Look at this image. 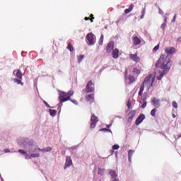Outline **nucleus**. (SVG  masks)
<instances>
[{
	"label": "nucleus",
	"instance_id": "obj_1",
	"mask_svg": "<svg viewBox=\"0 0 181 181\" xmlns=\"http://www.w3.org/2000/svg\"><path fill=\"white\" fill-rule=\"evenodd\" d=\"M155 67H156V69H161V70H163L160 72L159 76L156 77L158 80H162L163 76H165V74H168L169 73V70H170V68L172 67V61H170V57L168 56L165 59V55L161 54L156 63Z\"/></svg>",
	"mask_w": 181,
	"mask_h": 181
},
{
	"label": "nucleus",
	"instance_id": "obj_2",
	"mask_svg": "<svg viewBox=\"0 0 181 181\" xmlns=\"http://www.w3.org/2000/svg\"><path fill=\"white\" fill-rule=\"evenodd\" d=\"M18 145L21 148L25 149L28 153H39L40 148L33 144V140L29 138H22L18 141Z\"/></svg>",
	"mask_w": 181,
	"mask_h": 181
},
{
	"label": "nucleus",
	"instance_id": "obj_3",
	"mask_svg": "<svg viewBox=\"0 0 181 181\" xmlns=\"http://www.w3.org/2000/svg\"><path fill=\"white\" fill-rule=\"evenodd\" d=\"M86 43L88 46H94L95 45V35L93 33H89L86 35Z\"/></svg>",
	"mask_w": 181,
	"mask_h": 181
},
{
	"label": "nucleus",
	"instance_id": "obj_4",
	"mask_svg": "<svg viewBox=\"0 0 181 181\" xmlns=\"http://www.w3.org/2000/svg\"><path fill=\"white\" fill-rule=\"evenodd\" d=\"M86 93L88 94V93H93L94 91V83H93V81H89L86 86Z\"/></svg>",
	"mask_w": 181,
	"mask_h": 181
},
{
	"label": "nucleus",
	"instance_id": "obj_5",
	"mask_svg": "<svg viewBox=\"0 0 181 181\" xmlns=\"http://www.w3.org/2000/svg\"><path fill=\"white\" fill-rule=\"evenodd\" d=\"M165 53H167V54H168V56H169L170 57V59H172V56H170L169 54H173V53H175V52H176V49L173 47H165ZM166 57H167V56L165 57L164 56V59H166Z\"/></svg>",
	"mask_w": 181,
	"mask_h": 181
},
{
	"label": "nucleus",
	"instance_id": "obj_6",
	"mask_svg": "<svg viewBox=\"0 0 181 181\" xmlns=\"http://www.w3.org/2000/svg\"><path fill=\"white\" fill-rule=\"evenodd\" d=\"M97 122H98V117L95 116V115H92L90 117V128H95V125H97Z\"/></svg>",
	"mask_w": 181,
	"mask_h": 181
},
{
	"label": "nucleus",
	"instance_id": "obj_7",
	"mask_svg": "<svg viewBox=\"0 0 181 181\" xmlns=\"http://www.w3.org/2000/svg\"><path fill=\"white\" fill-rule=\"evenodd\" d=\"M58 93H59V98L60 103H66V101H63V100L66 99L67 93H66L64 91L59 90H58Z\"/></svg>",
	"mask_w": 181,
	"mask_h": 181
},
{
	"label": "nucleus",
	"instance_id": "obj_8",
	"mask_svg": "<svg viewBox=\"0 0 181 181\" xmlns=\"http://www.w3.org/2000/svg\"><path fill=\"white\" fill-rule=\"evenodd\" d=\"M151 104L155 108H159L160 107V99L153 98L151 100Z\"/></svg>",
	"mask_w": 181,
	"mask_h": 181
},
{
	"label": "nucleus",
	"instance_id": "obj_9",
	"mask_svg": "<svg viewBox=\"0 0 181 181\" xmlns=\"http://www.w3.org/2000/svg\"><path fill=\"white\" fill-rule=\"evenodd\" d=\"M71 165H73V161L71 160V158H70V156H66V162L64 167V170H66L67 168H70Z\"/></svg>",
	"mask_w": 181,
	"mask_h": 181
},
{
	"label": "nucleus",
	"instance_id": "obj_10",
	"mask_svg": "<svg viewBox=\"0 0 181 181\" xmlns=\"http://www.w3.org/2000/svg\"><path fill=\"white\" fill-rule=\"evenodd\" d=\"M128 70H132L133 76H139L141 74V71L135 66H130L128 68Z\"/></svg>",
	"mask_w": 181,
	"mask_h": 181
},
{
	"label": "nucleus",
	"instance_id": "obj_11",
	"mask_svg": "<svg viewBox=\"0 0 181 181\" xmlns=\"http://www.w3.org/2000/svg\"><path fill=\"white\" fill-rule=\"evenodd\" d=\"M114 50V42L111 41L109 42L106 47V52L107 53H111Z\"/></svg>",
	"mask_w": 181,
	"mask_h": 181
},
{
	"label": "nucleus",
	"instance_id": "obj_12",
	"mask_svg": "<svg viewBox=\"0 0 181 181\" xmlns=\"http://www.w3.org/2000/svg\"><path fill=\"white\" fill-rule=\"evenodd\" d=\"M144 119H145V115L144 114H141L136 118L135 124L136 125H139L141 122H143Z\"/></svg>",
	"mask_w": 181,
	"mask_h": 181
},
{
	"label": "nucleus",
	"instance_id": "obj_13",
	"mask_svg": "<svg viewBox=\"0 0 181 181\" xmlns=\"http://www.w3.org/2000/svg\"><path fill=\"white\" fill-rule=\"evenodd\" d=\"M40 154L39 153H31V154H28V153H26L25 154V159H32V158H40Z\"/></svg>",
	"mask_w": 181,
	"mask_h": 181
},
{
	"label": "nucleus",
	"instance_id": "obj_14",
	"mask_svg": "<svg viewBox=\"0 0 181 181\" xmlns=\"http://www.w3.org/2000/svg\"><path fill=\"white\" fill-rule=\"evenodd\" d=\"M15 73L17 78H19V80H22L23 75H22V71H21V69L14 70L13 72V74H15Z\"/></svg>",
	"mask_w": 181,
	"mask_h": 181
},
{
	"label": "nucleus",
	"instance_id": "obj_15",
	"mask_svg": "<svg viewBox=\"0 0 181 181\" xmlns=\"http://www.w3.org/2000/svg\"><path fill=\"white\" fill-rule=\"evenodd\" d=\"M112 54L113 59H118L119 56V49H118L117 48H115V49H113Z\"/></svg>",
	"mask_w": 181,
	"mask_h": 181
},
{
	"label": "nucleus",
	"instance_id": "obj_16",
	"mask_svg": "<svg viewBox=\"0 0 181 181\" xmlns=\"http://www.w3.org/2000/svg\"><path fill=\"white\" fill-rule=\"evenodd\" d=\"M74 94V91L69 90L66 93V99L63 100L62 101H69L71 100L72 95Z\"/></svg>",
	"mask_w": 181,
	"mask_h": 181
},
{
	"label": "nucleus",
	"instance_id": "obj_17",
	"mask_svg": "<svg viewBox=\"0 0 181 181\" xmlns=\"http://www.w3.org/2000/svg\"><path fill=\"white\" fill-rule=\"evenodd\" d=\"M135 117V110H132L131 112L128 115V122H132V119Z\"/></svg>",
	"mask_w": 181,
	"mask_h": 181
},
{
	"label": "nucleus",
	"instance_id": "obj_18",
	"mask_svg": "<svg viewBox=\"0 0 181 181\" xmlns=\"http://www.w3.org/2000/svg\"><path fill=\"white\" fill-rule=\"evenodd\" d=\"M109 175L111 177L112 180L117 179V177H118V175H117V172L112 170H110Z\"/></svg>",
	"mask_w": 181,
	"mask_h": 181
},
{
	"label": "nucleus",
	"instance_id": "obj_19",
	"mask_svg": "<svg viewBox=\"0 0 181 181\" xmlns=\"http://www.w3.org/2000/svg\"><path fill=\"white\" fill-rule=\"evenodd\" d=\"M130 59L133 60L134 62H136V63H138L139 60H141V58L138 57V55L135 54H132L130 55Z\"/></svg>",
	"mask_w": 181,
	"mask_h": 181
},
{
	"label": "nucleus",
	"instance_id": "obj_20",
	"mask_svg": "<svg viewBox=\"0 0 181 181\" xmlns=\"http://www.w3.org/2000/svg\"><path fill=\"white\" fill-rule=\"evenodd\" d=\"M134 4H131L128 8L124 9V13L125 15H127V13H129L132 9H134Z\"/></svg>",
	"mask_w": 181,
	"mask_h": 181
},
{
	"label": "nucleus",
	"instance_id": "obj_21",
	"mask_svg": "<svg viewBox=\"0 0 181 181\" xmlns=\"http://www.w3.org/2000/svg\"><path fill=\"white\" fill-rule=\"evenodd\" d=\"M52 151V147L48 146L45 147L44 148H40V152H42V153H45L46 152H50Z\"/></svg>",
	"mask_w": 181,
	"mask_h": 181
},
{
	"label": "nucleus",
	"instance_id": "obj_22",
	"mask_svg": "<svg viewBox=\"0 0 181 181\" xmlns=\"http://www.w3.org/2000/svg\"><path fill=\"white\" fill-rule=\"evenodd\" d=\"M49 112L51 117H56V115H57V110H56L49 109Z\"/></svg>",
	"mask_w": 181,
	"mask_h": 181
},
{
	"label": "nucleus",
	"instance_id": "obj_23",
	"mask_svg": "<svg viewBox=\"0 0 181 181\" xmlns=\"http://www.w3.org/2000/svg\"><path fill=\"white\" fill-rule=\"evenodd\" d=\"M152 81V78L151 77H146L144 78V81H143V84H145L146 86L147 84H150L151 81Z\"/></svg>",
	"mask_w": 181,
	"mask_h": 181
},
{
	"label": "nucleus",
	"instance_id": "obj_24",
	"mask_svg": "<svg viewBox=\"0 0 181 181\" xmlns=\"http://www.w3.org/2000/svg\"><path fill=\"white\" fill-rule=\"evenodd\" d=\"M12 81H14L15 83H16V84H21V86H23V82H22V81H21V79L19 78H13Z\"/></svg>",
	"mask_w": 181,
	"mask_h": 181
},
{
	"label": "nucleus",
	"instance_id": "obj_25",
	"mask_svg": "<svg viewBox=\"0 0 181 181\" xmlns=\"http://www.w3.org/2000/svg\"><path fill=\"white\" fill-rule=\"evenodd\" d=\"M134 45H141V39L138 37H134Z\"/></svg>",
	"mask_w": 181,
	"mask_h": 181
},
{
	"label": "nucleus",
	"instance_id": "obj_26",
	"mask_svg": "<svg viewBox=\"0 0 181 181\" xmlns=\"http://www.w3.org/2000/svg\"><path fill=\"white\" fill-rule=\"evenodd\" d=\"M105 172V169L98 168V175H100V176H103Z\"/></svg>",
	"mask_w": 181,
	"mask_h": 181
},
{
	"label": "nucleus",
	"instance_id": "obj_27",
	"mask_svg": "<svg viewBox=\"0 0 181 181\" xmlns=\"http://www.w3.org/2000/svg\"><path fill=\"white\" fill-rule=\"evenodd\" d=\"M153 83H155V78H151V83L148 85V88L147 89V91H149V88H151V87H153V86H155V85H153Z\"/></svg>",
	"mask_w": 181,
	"mask_h": 181
},
{
	"label": "nucleus",
	"instance_id": "obj_28",
	"mask_svg": "<svg viewBox=\"0 0 181 181\" xmlns=\"http://www.w3.org/2000/svg\"><path fill=\"white\" fill-rule=\"evenodd\" d=\"M93 97H94V95H93V94H89V95H88L86 97V101H91V100H93Z\"/></svg>",
	"mask_w": 181,
	"mask_h": 181
},
{
	"label": "nucleus",
	"instance_id": "obj_29",
	"mask_svg": "<svg viewBox=\"0 0 181 181\" xmlns=\"http://www.w3.org/2000/svg\"><path fill=\"white\" fill-rule=\"evenodd\" d=\"M128 80L129 81V83L132 84V83H134V81H135V77H134V76L129 75Z\"/></svg>",
	"mask_w": 181,
	"mask_h": 181
},
{
	"label": "nucleus",
	"instance_id": "obj_30",
	"mask_svg": "<svg viewBox=\"0 0 181 181\" xmlns=\"http://www.w3.org/2000/svg\"><path fill=\"white\" fill-rule=\"evenodd\" d=\"M57 110L59 111V114H60V112L62 111V107H63V103H59L57 105Z\"/></svg>",
	"mask_w": 181,
	"mask_h": 181
},
{
	"label": "nucleus",
	"instance_id": "obj_31",
	"mask_svg": "<svg viewBox=\"0 0 181 181\" xmlns=\"http://www.w3.org/2000/svg\"><path fill=\"white\" fill-rule=\"evenodd\" d=\"M104 42V35H102L99 40V46H103V42Z\"/></svg>",
	"mask_w": 181,
	"mask_h": 181
},
{
	"label": "nucleus",
	"instance_id": "obj_32",
	"mask_svg": "<svg viewBox=\"0 0 181 181\" xmlns=\"http://www.w3.org/2000/svg\"><path fill=\"white\" fill-rule=\"evenodd\" d=\"M83 59H84V54L78 56V63H81V62H83Z\"/></svg>",
	"mask_w": 181,
	"mask_h": 181
},
{
	"label": "nucleus",
	"instance_id": "obj_33",
	"mask_svg": "<svg viewBox=\"0 0 181 181\" xmlns=\"http://www.w3.org/2000/svg\"><path fill=\"white\" fill-rule=\"evenodd\" d=\"M148 97V93L145 92L143 95H141V100L143 101H146V98Z\"/></svg>",
	"mask_w": 181,
	"mask_h": 181
},
{
	"label": "nucleus",
	"instance_id": "obj_34",
	"mask_svg": "<svg viewBox=\"0 0 181 181\" xmlns=\"http://www.w3.org/2000/svg\"><path fill=\"white\" fill-rule=\"evenodd\" d=\"M134 153H135L134 150H129V153H128V156L130 157V158H132Z\"/></svg>",
	"mask_w": 181,
	"mask_h": 181
},
{
	"label": "nucleus",
	"instance_id": "obj_35",
	"mask_svg": "<svg viewBox=\"0 0 181 181\" xmlns=\"http://www.w3.org/2000/svg\"><path fill=\"white\" fill-rule=\"evenodd\" d=\"M151 117H156V108H154L151 111Z\"/></svg>",
	"mask_w": 181,
	"mask_h": 181
},
{
	"label": "nucleus",
	"instance_id": "obj_36",
	"mask_svg": "<svg viewBox=\"0 0 181 181\" xmlns=\"http://www.w3.org/2000/svg\"><path fill=\"white\" fill-rule=\"evenodd\" d=\"M119 148V145H118V144H114L112 146V149H113V151H118Z\"/></svg>",
	"mask_w": 181,
	"mask_h": 181
},
{
	"label": "nucleus",
	"instance_id": "obj_37",
	"mask_svg": "<svg viewBox=\"0 0 181 181\" xmlns=\"http://www.w3.org/2000/svg\"><path fill=\"white\" fill-rule=\"evenodd\" d=\"M43 103H44L45 105L47 107V108H56L55 107L50 106V105H49V103H47V102H46V100H43Z\"/></svg>",
	"mask_w": 181,
	"mask_h": 181
},
{
	"label": "nucleus",
	"instance_id": "obj_38",
	"mask_svg": "<svg viewBox=\"0 0 181 181\" xmlns=\"http://www.w3.org/2000/svg\"><path fill=\"white\" fill-rule=\"evenodd\" d=\"M127 106L128 110H132V105H131V100H129L127 101Z\"/></svg>",
	"mask_w": 181,
	"mask_h": 181
},
{
	"label": "nucleus",
	"instance_id": "obj_39",
	"mask_svg": "<svg viewBox=\"0 0 181 181\" xmlns=\"http://www.w3.org/2000/svg\"><path fill=\"white\" fill-rule=\"evenodd\" d=\"M158 50H159V45H157L156 46H155L153 47V52L156 53L158 52Z\"/></svg>",
	"mask_w": 181,
	"mask_h": 181
},
{
	"label": "nucleus",
	"instance_id": "obj_40",
	"mask_svg": "<svg viewBox=\"0 0 181 181\" xmlns=\"http://www.w3.org/2000/svg\"><path fill=\"white\" fill-rule=\"evenodd\" d=\"M19 153H22V155H26V153H28V151L23 149H19L18 150Z\"/></svg>",
	"mask_w": 181,
	"mask_h": 181
},
{
	"label": "nucleus",
	"instance_id": "obj_41",
	"mask_svg": "<svg viewBox=\"0 0 181 181\" xmlns=\"http://www.w3.org/2000/svg\"><path fill=\"white\" fill-rule=\"evenodd\" d=\"M67 49L71 51V52H73L74 50V48L72 47L71 45L69 44L68 46H67Z\"/></svg>",
	"mask_w": 181,
	"mask_h": 181
},
{
	"label": "nucleus",
	"instance_id": "obj_42",
	"mask_svg": "<svg viewBox=\"0 0 181 181\" xmlns=\"http://www.w3.org/2000/svg\"><path fill=\"white\" fill-rule=\"evenodd\" d=\"M100 132H108V131H110V129H107V128H102L99 130Z\"/></svg>",
	"mask_w": 181,
	"mask_h": 181
},
{
	"label": "nucleus",
	"instance_id": "obj_43",
	"mask_svg": "<svg viewBox=\"0 0 181 181\" xmlns=\"http://www.w3.org/2000/svg\"><path fill=\"white\" fill-rule=\"evenodd\" d=\"M69 101H71V103H73V104H75V105H78V102H77V100L74 99H70Z\"/></svg>",
	"mask_w": 181,
	"mask_h": 181
},
{
	"label": "nucleus",
	"instance_id": "obj_44",
	"mask_svg": "<svg viewBox=\"0 0 181 181\" xmlns=\"http://www.w3.org/2000/svg\"><path fill=\"white\" fill-rule=\"evenodd\" d=\"M165 28H166V23H163L160 25V29H162L163 32H165Z\"/></svg>",
	"mask_w": 181,
	"mask_h": 181
},
{
	"label": "nucleus",
	"instance_id": "obj_45",
	"mask_svg": "<svg viewBox=\"0 0 181 181\" xmlns=\"http://www.w3.org/2000/svg\"><path fill=\"white\" fill-rule=\"evenodd\" d=\"M145 84L144 83H142L141 87H140V90L139 91H141L142 93H144V90H145Z\"/></svg>",
	"mask_w": 181,
	"mask_h": 181
},
{
	"label": "nucleus",
	"instance_id": "obj_46",
	"mask_svg": "<svg viewBox=\"0 0 181 181\" xmlns=\"http://www.w3.org/2000/svg\"><path fill=\"white\" fill-rule=\"evenodd\" d=\"M173 107H174V108H177V103H176V101H173Z\"/></svg>",
	"mask_w": 181,
	"mask_h": 181
},
{
	"label": "nucleus",
	"instance_id": "obj_47",
	"mask_svg": "<svg viewBox=\"0 0 181 181\" xmlns=\"http://www.w3.org/2000/svg\"><path fill=\"white\" fill-rule=\"evenodd\" d=\"M148 103L146 102H144V103H142L141 105V108H146V105H147Z\"/></svg>",
	"mask_w": 181,
	"mask_h": 181
},
{
	"label": "nucleus",
	"instance_id": "obj_48",
	"mask_svg": "<svg viewBox=\"0 0 181 181\" xmlns=\"http://www.w3.org/2000/svg\"><path fill=\"white\" fill-rule=\"evenodd\" d=\"M175 21H176V14L174 15V16H173V18L171 22L173 23V22H175Z\"/></svg>",
	"mask_w": 181,
	"mask_h": 181
},
{
	"label": "nucleus",
	"instance_id": "obj_49",
	"mask_svg": "<svg viewBox=\"0 0 181 181\" xmlns=\"http://www.w3.org/2000/svg\"><path fill=\"white\" fill-rule=\"evenodd\" d=\"M111 127H112V122L109 124H106V128H111Z\"/></svg>",
	"mask_w": 181,
	"mask_h": 181
},
{
	"label": "nucleus",
	"instance_id": "obj_50",
	"mask_svg": "<svg viewBox=\"0 0 181 181\" xmlns=\"http://www.w3.org/2000/svg\"><path fill=\"white\" fill-rule=\"evenodd\" d=\"M5 153H9V152H11V150L8 149V148H5L4 150Z\"/></svg>",
	"mask_w": 181,
	"mask_h": 181
},
{
	"label": "nucleus",
	"instance_id": "obj_51",
	"mask_svg": "<svg viewBox=\"0 0 181 181\" xmlns=\"http://www.w3.org/2000/svg\"><path fill=\"white\" fill-rule=\"evenodd\" d=\"M164 23H168V17L164 16Z\"/></svg>",
	"mask_w": 181,
	"mask_h": 181
},
{
	"label": "nucleus",
	"instance_id": "obj_52",
	"mask_svg": "<svg viewBox=\"0 0 181 181\" xmlns=\"http://www.w3.org/2000/svg\"><path fill=\"white\" fill-rule=\"evenodd\" d=\"M158 12H159L160 15H163V13H164L163 11H162V9H160V8H159Z\"/></svg>",
	"mask_w": 181,
	"mask_h": 181
},
{
	"label": "nucleus",
	"instance_id": "obj_53",
	"mask_svg": "<svg viewBox=\"0 0 181 181\" xmlns=\"http://www.w3.org/2000/svg\"><path fill=\"white\" fill-rule=\"evenodd\" d=\"M144 103H146V100H142V99L140 100V104H144Z\"/></svg>",
	"mask_w": 181,
	"mask_h": 181
},
{
	"label": "nucleus",
	"instance_id": "obj_54",
	"mask_svg": "<svg viewBox=\"0 0 181 181\" xmlns=\"http://www.w3.org/2000/svg\"><path fill=\"white\" fill-rule=\"evenodd\" d=\"M128 159H129V162H130L131 163V162H132V157L128 156Z\"/></svg>",
	"mask_w": 181,
	"mask_h": 181
},
{
	"label": "nucleus",
	"instance_id": "obj_55",
	"mask_svg": "<svg viewBox=\"0 0 181 181\" xmlns=\"http://www.w3.org/2000/svg\"><path fill=\"white\" fill-rule=\"evenodd\" d=\"M105 69V67H102V68L100 69V72L101 73V72L104 71Z\"/></svg>",
	"mask_w": 181,
	"mask_h": 181
},
{
	"label": "nucleus",
	"instance_id": "obj_56",
	"mask_svg": "<svg viewBox=\"0 0 181 181\" xmlns=\"http://www.w3.org/2000/svg\"><path fill=\"white\" fill-rule=\"evenodd\" d=\"M110 181H119V179L115 178V179H113V180H110Z\"/></svg>",
	"mask_w": 181,
	"mask_h": 181
},
{
	"label": "nucleus",
	"instance_id": "obj_57",
	"mask_svg": "<svg viewBox=\"0 0 181 181\" xmlns=\"http://www.w3.org/2000/svg\"><path fill=\"white\" fill-rule=\"evenodd\" d=\"M139 95L140 97H142V91H141V90L139 91Z\"/></svg>",
	"mask_w": 181,
	"mask_h": 181
},
{
	"label": "nucleus",
	"instance_id": "obj_58",
	"mask_svg": "<svg viewBox=\"0 0 181 181\" xmlns=\"http://www.w3.org/2000/svg\"><path fill=\"white\" fill-rule=\"evenodd\" d=\"M84 21H90V18L88 17H85Z\"/></svg>",
	"mask_w": 181,
	"mask_h": 181
},
{
	"label": "nucleus",
	"instance_id": "obj_59",
	"mask_svg": "<svg viewBox=\"0 0 181 181\" xmlns=\"http://www.w3.org/2000/svg\"><path fill=\"white\" fill-rule=\"evenodd\" d=\"M141 15H145V8L141 11Z\"/></svg>",
	"mask_w": 181,
	"mask_h": 181
},
{
	"label": "nucleus",
	"instance_id": "obj_60",
	"mask_svg": "<svg viewBox=\"0 0 181 181\" xmlns=\"http://www.w3.org/2000/svg\"><path fill=\"white\" fill-rule=\"evenodd\" d=\"M177 42H181V37H178V38L177 39Z\"/></svg>",
	"mask_w": 181,
	"mask_h": 181
},
{
	"label": "nucleus",
	"instance_id": "obj_61",
	"mask_svg": "<svg viewBox=\"0 0 181 181\" xmlns=\"http://www.w3.org/2000/svg\"><path fill=\"white\" fill-rule=\"evenodd\" d=\"M144 16H145V14H141L140 19H144Z\"/></svg>",
	"mask_w": 181,
	"mask_h": 181
},
{
	"label": "nucleus",
	"instance_id": "obj_62",
	"mask_svg": "<svg viewBox=\"0 0 181 181\" xmlns=\"http://www.w3.org/2000/svg\"><path fill=\"white\" fill-rule=\"evenodd\" d=\"M71 149H73V150L77 149V146L71 147Z\"/></svg>",
	"mask_w": 181,
	"mask_h": 181
},
{
	"label": "nucleus",
	"instance_id": "obj_63",
	"mask_svg": "<svg viewBox=\"0 0 181 181\" xmlns=\"http://www.w3.org/2000/svg\"><path fill=\"white\" fill-rule=\"evenodd\" d=\"M172 117H173V118H176V115L175 114H173Z\"/></svg>",
	"mask_w": 181,
	"mask_h": 181
},
{
	"label": "nucleus",
	"instance_id": "obj_64",
	"mask_svg": "<svg viewBox=\"0 0 181 181\" xmlns=\"http://www.w3.org/2000/svg\"><path fill=\"white\" fill-rule=\"evenodd\" d=\"M1 181H5L4 180V178H2V175H0Z\"/></svg>",
	"mask_w": 181,
	"mask_h": 181
}]
</instances>
